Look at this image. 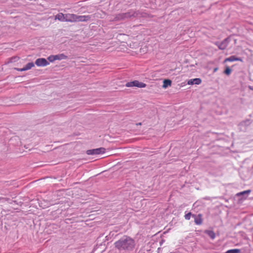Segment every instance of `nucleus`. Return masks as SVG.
Masks as SVG:
<instances>
[{"label":"nucleus","instance_id":"1","mask_svg":"<svg viewBox=\"0 0 253 253\" xmlns=\"http://www.w3.org/2000/svg\"><path fill=\"white\" fill-rule=\"evenodd\" d=\"M115 246L118 250H132L134 247L135 242L128 236H125L115 243Z\"/></svg>","mask_w":253,"mask_h":253},{"label":"nucleus","instance_id":"2","mask_svg":"<svg viewBox=\"0 0 253 253\" xmlns=\"http://www.w3.org/2000/svg\"><path fill=\"white\" fill-rule=\"evenodd\" d=\"M126 86V87L136 86L139 88H144L146 86V84L142 82H140L138 81L135 80L127 83Z\"/></svg>","mask_w":253,"mask_h":253},{"label":"nucleus","instance_id":"3","mask_svg":"<svg viewBox=\"0 0 253 253\" xmlns=\"http://www.w3.org/2000/svg\"><path fill=\"white\" fill-rule=\"evenodd\" d=\"M105 152V149L103 147H100L97 149L89 150L86 151L88 155H95L103 154Z\"/></svg>","mask_w":253,"mask_h":253},{"label":"nucleus","instance_id":"4","mask_svg":"<svg viewBox=\"0 0 253 253\" xmlns=\"http://www.w3.org/2000/svg\"><path fill=\"white\" fill-rule=\"evenodd\" d=\"M35 64L37 66H46L49 64L47 60L43 58H38L35 61Z\"/></svg>","mask_w":253,"mask_h":253},{"label":"nucleus","instance_id":"5","mask_svg":"<svg viewBox=\"0 0 253 253\" xmlns=\"http://www.w3.org/2000/svg\"><path fill=\"white\" fill-rule=\"evenodd\" d=\"M77 15L68 13L65 14V22H76Z\"/></svg>","mask_w":253,"mask_h":253},{"label":"nucleus","instance_id":"6","mask_svg":"<svg viewBox=\"0 0 253 253\" xmlns=\"http://www.w3.org/2000/svg\"><path fill=\"white\" fill-rule=\"evenodd\" d=\"M229 43V39H224L222 42H218L216 45L220 49L223 50L226 48Z\"/></svg>","mask_w":253,"mask_h":253},{"label":"nucleus","instance_id":"7","mask_svg":"<svg viewBox=\"0 0 253 253\" xmlns=\"http://www.w3.org/2000/svg\"><path fill=\"white\" fill-rule=\"evenodd\" d=\"M90 19L89 15H81L78 16L77 15L76 22H85L89 20Z\"/></svg>","mask_w":253,"mask_h":253},{"label":"nucleus","instance_id":"8","mask_svg":"<svg viewBox=\"0 0 253 253\" xmlns=\"http://www.w3.org/2000/svg\"><path fill=\"white\" fill-rule=\"evenodd\" d=\"M137 13L135 12H128L122 14L121 16L122 19L130 18L131 17H135L137 16Z\"/></svg>","mask_w":253,"mask_h":253},{"label":"nucleus","instance_id":"9","mask_svg":"<svg viewBox=\"0 0 253 253\" xmlns=\"http://www.w3.org/2000/svg\"><path fill=\"white\" fill-rule=\"evenodd\" d=\"M201 83L202 81L200 78L190 79L187 81V84L189 85L200 84Z\"/></svg>","mask_w":253,"mask_h":253},{"label":"nucleus","instance_id":"10","mask_svg":"<svg viewBox=\"0 0 253 253\" xmlns=\"http://www.w3.org/2000/svg\"><path fill=\"white\" fill-rule=\"evenodd\" d=\"M33 67H34V64L33 62H30L28 63L26 66L23 68H16L15 69L19 71H25L31 69Z\"/></svg>","mask_w":253,"mask_h":253},{"label":"nucleus","instance_id":"11","mask_svg":"<svg viewBox=\"0 0 253 253\" xmlns=\"http://www.w3.org/2000/svg\"><path fill=\"white\" fill-rule=\"evenodd\" d=\"M236 61H242V59L240 58L236 57L235 56H231L225 59L224 62H233Z\"/></svg>","mask_w":253,"mask_h":253},{"label":"nucleus","instance_id":"12","mask_svg":"<svg viewBox=\"0 0 253 253\" xmlns=\"http://www.w3.org/2000/svg\"><path fill=\"white\" fill-rule=\"evenodd\" d=\"M192 216L194 218V221L196 224L200 225L202 223V219L200 214L198 215L193 214Z\"/></svg>","mask_w":253,"mask_h":253},{"label":"nucleus","instance_id":"13","mask_svg":"<svg viewBox=\"0 0 253 253\" xmlns=\"http://www.w3.org/2000/svg\"><path fill=\"white\" fill-rule=\"evenodd\" d=\"M55 19H57L62 22H65V14L62 13H59L55 16Z\"/></svg>","mask_w":253,"mask_h":253},{"label":"nucleus","instance_id":"14","mask_svg":"<svg viewBox=\"0 0 253 253\" xmlns=\"http://www.w3.org/2000/svg\"><path fill=\"white\" fill-rule=\"evenodd\" d=\"M171 84V81L169 79L164 80L163 81V87L164 88H167L169 86H170Z\"/></svg>","mask_w":253,"mask_h":253},{"label":"nucleus","instance_id":"15","mask_svg":"<svg viewBox=\"0 0 253 253\" xmlns=\"http://www.w3.org/2000/svg\"><path fill=\"white\" fill-rule=\"evenodd\" d=\"M55 57L56 60H62V59H66L67 58V56L63 53L55 55Z\"/></svg>","mask_w":253,"mask_h":253},{"label":"nucleus","instance_id":"16","mask_svg":"<svg viewBox=\"0 0 253 253\" xmlns=\"http://www.w3.org/2000/svg\"><path fill=\"white\" fill-rule=\"evenodd\" d=\"M207 234L211 239H214L215 237V233L212 231H207Z\"/></svg>","mask_w":253,"mask_h":253},{"label":"nucleus","instance_id":"17","mask_svg":"<svg viewBox=\"0 0 253 253\" xmlns=\"http://www.w3.org/2000/svg\"><path fill=\"white\" fill-rule=\"evenodd\" d=\"M240 252V250L235 249L228 250L226 251V253H239Z\"/></svg>","mask_w":253,"mask_h":253},{"label":"nucleus","instance_id":"18","mask_svg":"<svg viewBox=\"0 0 253 253\" xmlns=\"http://www.w3.org/2000/svg\"><path fill=\"white\" fill-rule=\"evenodd\" d=\"M251 191L250 190H246L241 192H239L236 194L237 196H240L241 195H243L245 194H249L250 193Z\"/></svg>","mask_w":253,"mask_h":253},{"label":"nucleus","instance_id":"19","mask_svg":"<svg viewBox=\"0 0 253 253\" xmlns=\"http://www.w3.org/2000/svg\"><path fill=\"white\" fill-rule=\"evenodd\" d=\"M231 70L229 67H227L224 71V73L227 75H229L231 74Z\"/></svg>","mask_w":253,"mask_h":253},{"label":"nucleus","instance_id":"20","mask_svg":"<svg viewBox=\"0 0 253 253\" xmlns=\"http://www.w3.org/2000/svg\"><path fill=\"white\" fill-rule=\"evenodd\" d=\"M47 59L51 62L54 61L56 60L55 55H50L48 56Z\"/></svg>","mask_w":253,"mask_h":253},{"label":"nucleus","instance_id":"21","mask_svg":"<svg viewBox=\"0 0 253 253\" xmlns=\"http://www.w3.org/2000/svg\"><path fill=\"white\" fill-rule=\"evenodd\" d=\"M192 216L191 212H188L184 215V217L187 220H189L190 219L191 216Z\"/></svg>","mask_w":253,"mask_h":253},{"label":"nucleus","instance_id":"22","mask_svg":"<svg viewBox=\"0 0 253 253\" xmlns=\"http://www.w3.org/2000/svg\"><path fill=\"white\" fill-rule=\"evenodd\" d=\"M137 125H141V123H139L138 124H137Z\"/></svg>","mask_w":253,"mask_h":253}]
</instances>
